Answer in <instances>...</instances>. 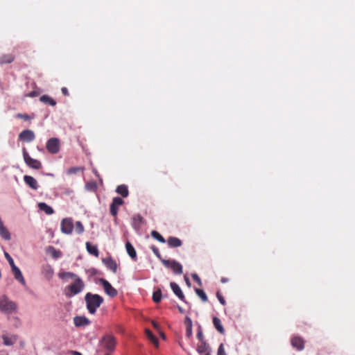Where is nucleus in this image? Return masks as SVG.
Here are the masks:
<instances>
[{
    "instance_id": "4d7b16f0",
    "label": "nucleus",
    "mask_w": 355,
    "mask_h": 355,
    "mask_svg": "<svg viewBox=\"0 0 355 355\" xmlns=\"http://www.w3.org/2000/svg\"><path fill=\"white\" fill-rule=\"evenodd\" d=\"M30 96H35V94H34V93H31Z\"/></svg>"
},
{
    "instance_id": "58836bf2",
    "label": "nucleus",
    "mask_w": 355,
    "mask_h": 355,
    "mask_svg": "<svg viewBox=\"0 0 355 355\" xmlns=\"http://www.w3.org/2000/svg\"><path fill=\"white\" fill-rule=\"evenodd\" d=\"M197 338L200 340V342L205 341L204 340V336L202 333V329L200 326L198 328V332H197Z\"/></svg>"
},
{
    "instance_id": "dca6fc26",
    "label": "nucleus",
    "mask_w": 355,
    "mask_h": 355,
    "mask_svg": "<svg viewBox=\"0 0 355 355\" xmlns=\"http://www.w3.org/2000/svg\"><path fill=\"white\" fill-rule=\"evenodd\" d=\"M73 322L76 327H80L89 324L90 321L85 316H76L73 318Z\"/></svg>"
},
{
    "instance_id": "a19ab883",
    "label": "nucleus",
    "mask_w": 355,
    "mask_h": 355,
    "mask_svg": "<svg viewBox=\"0 0 355 355\" xmlns=\"http://www.w3.org/2000/svg\"><path fill=\"white\" fill-rule=\"evenodd\" d=\"M150 249L152 250V251L153 252V253L155 254V256L157 257H158L159 259H161V254H160L159 250L157 247H155V245H152L150 247Z\"/></svg>"
},
{
    "instance_id": "a18cd8bd",
    "label": "nucleus",
    "mask_w": 355,
    "mask_h": 355,
    "mask_svg": "<svg viewBox=\"0 0 355 355\" xmlns=\"http://www.w3.org/2000/svg\"><path fill=\"white\" fill-rule=\"evenodd\" d=\"M184 324H185V325H186V327H192V326H193V324H192V320H191V319L189 317H188V316H187V317L185 318V320H184Z\"/></svg>"
},
{
    "instance_id": "f704fd0d",
    "label": "nucleus",
    "mask_w": 355,
    "mask_h": 355,
    "mask_svg": "<svg viewBox=\"0 0 355 355\" xmlns=\"http://www.w3.org/2000/svg\"><path fill=\"white\" fill-rule=\"evenodd\" d=\"M59 277L62 279L69 277V278H76L78 277L76 274L70 272H65L62 273H59Z\"/></svg>"
},
{
    "instance_id": "b1692460",
    "label": "nucleus",
    "mask_w": 355,
    "mask_h": 355,
    "mask_svg": "<svg viewBox=\"0 0 355 355\" xmlns=\"http://www.w3.org/2000/svg\"><path fill=\"white\" fill-rule=\"evenodd\" d=\"M116 192L123 198H126L129 195L128 188L125 184H121L116 187Z\"/></svg>"
},
{
    "instance_id": "cd10ccee",
    "label": "nucleus",
    "mask_w": 355,
    "mask_h": 355,
    "mask_svg": "<svg viewBox=\"0 0 355 355\" xmlns=\"http://www.w3.org/2000/svg\"><path fill=\"white\" fill-rule=\"evenodd\" d=\"M46 252L48 253H49L51 257L54 259H58L61 257L62 255V253L60 250H56L54 247L53 246H49L47 250H46Z\"/></svg>"
},
{
    "instance_id": "39448f33",
    "label": "nucleus",
    "mask_w": 355,
    "mask_h": 355,
    "mask_svg": "<svg viewBox=\"0 0 355 355\" xmlns=\"http://www.w3.org/2000/svg\"><path fill=\"white\" fill-rule=\"evenodd\" d=\"M23 157L25 163L28 167L37 170L40 169L42 168V165L40 161L32 158L29 155L25 148H23Z\"/></svg>"
},
{
    "instance_id": "8fccbe9b",
    "label": "nucleus",
    "mask_w": 355,
    "mask_h": 355,
    "mask_svg": "<svg viewBox=\"0 0 355 355\" xmlns=\"http://www.w3.org/2000/svg\"><path fill=\"white\" fill-rule=\"evenodd\" d=\"M184 279H185V282H186L187 284L189 286H191V283H190V282H189V278H188L187 276H184Z\"/></svg>"
},
{
    "instance_id": "0eeeda50",
    "label": "nucleus",
    "mask_w": 355,
    "mask_h": 355,
    "mask_svg": "<svg viewBox=\"0 0 355 355\" xmlns=\"http://www.w3.org/2000/svg\"><path fill=\"white\" fill-rule=\"evenodd\" d=\"M46 149L49 153L51 154H56L60 150V141L58 138L49 139L46 145Z\"/></svg>"
},
{
    "instance_id": "4be33fe9",
    "label": "nucleus",
    "mask_w": 355,
    "mask_h": 355,
    "mask_svg": "<svg viewBox=\"0 0 355 355\" xmlns=\"http://www.w3.org/2000/svg\"><path fill=\"white\" fill-rule=\"evenodd\" d=\"M291 345L298 350H301L304 348V341L300 337L293 338L291 340Z\"/></svg>"
},
{
    "instance_id": "f3484780",
    "label": "nucleus",
    "mask_w": 355,
    "mask_h": 355,
    "mask_svg": "<svg viewBox=\"0 0 355 355\" xmlns=\"http://www.w3.org/2000/svg\"><path fill=\"white\" fill-rule=\"evenodd\" d=\"M11 268L15 278L17 281H19L22 285L25 286L26 282L19 268L16 266H13Z\"/></svg>"
},
{
    "instance_id": "7c9ffc66",
    "label": "nucleus",
    "mask_w": 355,
    "mask_h": 355,
    "mask_svg": "<svg viewBox=\"0 0 355 355\" xmlns=\"http://www.w3.org/2000/svg\"><path fill=\"white\" fill-rule=\"evenodd\" d=\"M195 292L197 294V295L202 300V302H207V296L203 290L200 288H196Z\"/></svg>"
},
{
    "instance_id": "a211bd4d",
    "label": "nucleus",
    "mask_w": 355,
    "mask_h": 355,
    "mask_svg": "<svg viewBox=\"0 0 355 355\" xmlns=\"http://www.w3.org/2000/svg\"><path fill=\"white\" fill-rule=\"evenodd\" d=\"M143 222V217L139 214H137L133 216L132 217V225L134 229H135L136 230H139L141 228Z\"/></svg>"
},
{
    "instance_id": "5fc2aeb1",
    "label": "nucleus",
    "mask_w": 355,
    "mask_h": 355,
    "mask_svg": "<svg viewBox=\"0 0 355 355\" xmlns=\"http://www.w3.org/2000/svg\"><path fill=\"white\" fill-rule=\"evenodd\" d=\"M160 335H161V337H162L164 339L165 338V336H164V333L160 332Z\"/></svg>"
},
{
    "instance_id": "603ef678",
    "label": "nucleus",
    "mask_w": 355,
    "mask_h": 355,
    "mask_svg": "<svg viewBox=\"0 0 355 355\" xmlns=\"http://www.w3.org/2000/svg\"><path fill=\"white\" fill-rule=\"evenodd\" d=\"M178 311H179L181 313H184V310H183V309H182L181 306H178Z\"/></svg>"
},
{
    "instance_id": "473e14b6",
    "label": "nucleus",
    "mask_w": 355,
    "mask_h": 355,
    "mask_svg": "<svg viewBox=\"0 0 355 355\" xmlns=\"http://www.w3.org/2000/svg\"><path fill=\"white\" fill-rule=\"evenodd\" d=\"M162 297V295L160 289L155 291L153 294V300L156 303H158L161 301Z\"/></svg>"
},
{
    "instance_id": "9b49d317",
    "label": "nucleus",
    "mask_w": 355,
    "mask_h": 355,
    "mask_svg": "<svg viewBox=\"0 0 355 355\" xmlns=\"http://www.w3.org/2000/svg\"><path fill=\"white\" fill-rule=\"evenodd\" d=\"M102 262L106 266L107 269L111 270L113 273L117 272L118 265L116 262L111 257H105L102 259Z\"/></svg>"
},
{
    "instance_id": "e433bc0d",
    "label": "nucleus",
    "mask_w": 355,
    "mask_h": 355,
    "mask_svg": "<svg viewBox=\"0 0 355 355\" xmlns=\"http://www.w3.org/2000/svg\"><path fill=\"white\" fill-rule=\"evenodd\" d=\"M3 340V344L7 346L12 345L15 343V340L11 338H9L7 336H3L2 337Z\"/></svg>"
},
{
    "instance_id": "7ed1b4c3",
    "label": "nucleus",
    "mask_w": 355,
    "mask_h": 355,
    "mask_svg": "<svg viewBox=\"0 0 355 355\" xmlns=\"http://www.w3.org/2000/svg\"><path fill=\"white\" fill-rule=\"evenodd\" d=\"M85 284L83 280L78 277L75 279V281L65 288V294L68 297H73L84 289Z\"/></svg>"
},
{
    "instance_id": "412c9836",
    "label": "nucleus",
    "mask_w": 355,
    "mask_h": 355,
    "mask_svg": "<svg viewBox=\"0 0 355 355\" xmlns=\"http://www.w3.org/2000/svg\"><path fill=\"white\" fill-rule=\"evenodd\" d=\"M167 243L170 248L180 247L182 244V241L180 239L173 236H170L167 239Z\"/></svg>"
},
{
    "instance_id": "864d4df0",
    "label": "nucleus",
    "mask_w": 355,
    "mask_h": 355,
    "mask_svg": "<svg viewBox=\"0 0 355 355\" xmlns=\"http://www.w3.org/2000/svg\"><path fill=\"white\" fill-rule=\"evenodd\" d=\"M227 280L225 278H222V279H221V282H222L223 283H225V282H227Z\"/></svg>"
},
{
    "instance_id": "09e8293b",
    "label": "nucleus",
    "mask_w": 355,
    "mask_h": 355,
    "mask_svg": "<svg viewBox=\"0 0 355 355\" xmlns=\"http://www.w3.org/2000/svg\"><path fill=\"white\" fill-rule=\"evenodd\" d=\"M152 324H153V327H154L155 329H157V330H159V324H158L156 322H155V321H152Z\"/></svg>"
},
{
    "instance_id": "9d476101",
    "label": "nucleus",
    "mask_w": 355,
    "mask_h": 355,
    "mask_svg": "<svg viewBox=\"0 0 355 355\" xmlns=\"http://www.w3.org/2000/svg\"><path fill=\"white\" fill-rule=\"evenodd\" d=\"M123 204V200L119 197H114L110 205V213L112 216H116L119 207Z\"/></svg>"
},
{
    "instance_id": "f257e3e1",
    "label": "nucleus",
    "mask_w": 355,
    "mask_h": 355,
    "mask_svg": "<svg viewBox=\"0 0 355 355\" xmlns=\"http://www.w3.org/2000/svg\"><path fill=\"white\" fill-rule=\"evenodd\" d=\"M87 309L89 313L94 314L98 308L103 304V298L98 295L87 293L85 296Z\"/></svg>"
},
{
    "instance_id": "6e6d98bb",
    "label": "nucleus",
    "mask_w": 355,
    "mask_h": 355,
    "mask_svg": "<svg viewBox=\"0 0 355 355\" xmlns=\"http://www.w3.org/2000/svg\"><path fill=\"white\" fill-rule=\"evenodd\" d=\"M204 355H211V354H210V351H209V352H208L205 353V354H204Z\"/></svg>"
},
{
    "instance_id": "37998d69",
    "label": "nucleus",
    "mask_w": 355,
    "mask_h": 355,
    "mask_svg": "<svg viewBox=\"0 0 355 355\" xmlns=\"http://www.w3.org/2000/svg\"><path fill=\"white\" fill-rule=\"evenodd\" d=\"M217 355H227L223 343H221L218 347Z\"/></svg>"
},
{
    "instance_id": "c756f323",
    "label": "nucleus",
    "mask_w": 355,
    "mask_h": 355,
    "mask_svg": "<svg viewBox=\"0 0 355 355\" xmlns=\"http://www.w3.org/2000/svg\"><path fill=\"white\" fill-rule=\"evenodd\" d=\"M148 338L154 344L156 347L159 346V341L157 338L153 335V334L148 329L145 331Z\"/></svg>"
},
{
    "instance_id": "423d86ee",
    "label": "nucleus",
    "mask_w": 355,
    "mask_h": 355,
    "mask_svg": "<svg viewBox=\"0 0 355 355\" xmlns=\"http://www.w3.org/2000/svg\"><path fill=\"white\" fill-rule=\"evenodd\" d=\"M162 262L166 268H171L176 275L182 273V266L175 260L162 259Z\"/></svg>"
},
{
    "instance_id": "aec40b11",
    "label": "nucleus",
    "mask_w": 355,
    "mask_h": 355,
    "mask_svg": "<svg viewBox=\"0 0 355 355\" xmlns=\"http://www.w3.org/2000/svg\"><path fill=\"white\" fill-rule=\"evenodd\" d=\"M15 55L12 53L3 54L0 56V64H10L15 60Z\"/></svg>"
},
{
    "instance_id": "393cba45",
    "label": "nucleus",
    "mask_w": 355,
    "mask_h": 355,
    "mask_svg": "<svg viewBox=\"0 0 355 355\" xmlns=\"http://www.w3.org/2000/svg\"><path fill=\"white\" fill-rule=\"evenodd\" d=\"M125 248L128 255L134 260H137V252L130 242L125 243Z\"/></svg>"
},
{
    "instance_id": "bb28decb",
    "label": "nucleus",
    "mask_w": 355,
    "mask_h": 355,
    "mask_svg": "<svg viewBox=\"0 0 355 355\" xmlns=\"http://www.w3.org/2000/svg\"><path fill=\"white\" fill-rule=\"evenodd\" d=\"M38 207L41 211H44L48 215H51L54 212L53 208L45 202H40Z\"/></svg>"
},
{
    "instance_id": "2f4dec72",
    "label": "nucleus",
    "mask_w": 355,
    "mask_h": 355,
    "mask_svg": "<svg viewBox=\"0 0 355 355\" xmlns=\"http://www.w3.org/2000/svg\"><path fill=\"white\" fill-rule=\"evenodd\" d=\"M151 236L160 243H164L166 242V240L157 231L153 230L150 233Z\"/></svg>"
},
{
    "instance_id": "13d9d810",
    "label": "nucleus",
    "mask_w": 355,
    "mask_h": 355,
    "mask_svg": "<svg viewBox=\"0 0 355 355\" xmlns=\"http://www.w3.org/2000/svg\"><path fill=\"white\" fill-rule=\"evenodd\" d=\"M105 355H110V354H105Z\"/></svg>"
},
{
    "instance_id": "2eb2a0df",
    "label": "nucleus",
    "mask_w": 355,
    "mask_h": 355,
    "mask_svg": "<svg viewBox=\"0 0 355 355\" xmlns=\"http://www.w3.org/2000/svg\"><path fill=\"white\" fill-rule=\"evenodd\" d=\"M24 182L32 189L37 190L39 188L37 181L31 175L24 176Z\"/></svg>"
},
{
    "instance_id": "c85d7f7f",
    "label": "nucleus",
    "mask_w": 355,
    "mask_h": 355,
    "mask_svg": "<svg viewBox=\"0 0 355 355\" xmlns=\"http://www.w3.org/2000/svg\"><path fill=\"white\" fill-rule=\"evenodd\" d=\"M209 351V347L205 341H202L198 345V352L200 354H205Z\"/></svg>"
},
{
    "instance_id": "ea45409f",
    "label": "nucleus",
    "mask_w": 355,
    "mask_h": 355,
    "mask_svg": "<svg viewBox=\"0 0 355 355\" xmlns=\"http://www.w3.org/2000/svg\"><path fill=\"white\" fill-rule=\"evenodd\" d=\"M16 116L19 119H22L24 120H31V119H33V116H31L26 114H20V113L17 114L16 115Z\"/></svg>"
},
{
    "instance_id": "de8ad7c7",
    "label": "nucleus",
    "mask_w": 355,
    "mask_h": 355,
    "mask_svg": "<svg viewBox=\"0 0 355 355\" xmlns=\"http://www.w3.org/2000/svg\"><path fill=\"white\" fill-rule=\"evenodd\" d=\"M61 91H62V93L63 94V95H64V96H69V92H68L67 88H66V87H62V88L61 89Z\"/></svg>"
},
{
    "instance_id": "4468645a",
    "label": "nucleus",
    "mask_w": 355,
    "mask_h": 355,
    "mask_svg": "<svg viewBox=\"0 0 355 355\" xmlns=\"http://www.w3.org/2000/svg\"><path fill=\"white\" fill-rule=\"evenodd\" d=\"M42 274L46 279L50 280L53 277L54 270L51 266L46 264L42 268Z\"/></svg>"
},
{
    "instance_id": "72a5a7b5",
    "label": "nucleus",
    "mask_w": 355,
    "mask_h": 355,
    "mask_svg": "<svg viewBox=\"0 0 355 355\" xmlns=\"http://www.w3.org/2000/svg\"><path fill=\"white\" fill-rule=\"evenodd\" d=\"M75 230L78 234H81L82 233H83L85 229L83 225L80 221H77L76 223Z\"/></svg>"
},
{
    "instance_id": "a878e982",
    "label": "nucleus",
    "mask_w": 355,
    "mask_h": 355,
    "mask_svg": "<svg viewBox=\"0 0 355 355\" xmlns=\"http://www.w3.org/2000/svg\"><path fill=\"white\" fill-rule=\"evenodd\" d=\"M40 101L45 104H47V105H49L51 106H55L56 105V101L53 98H52L51 96H49V95H46V94L40 96Z\"/></svg>"
},
{
    "instance_id": "f03ea898",
    "label": "nucleus",
    "mask_w": 355,
    "mask_h": 355,
    "mask_svg": "<svg viewBox=\"0 0 355 355\" xmlns=\"http://www.w3.org/2000/svg\"><path fill=\"white\" fill-rule=\"evenodd\" d=\"M18 306L16 302L12 301L6 295L0 297V311L5 314L15 313Z\"/></svg>"
},
{
    "instance_id": "5701e85b",
    "label": "nucleus",
    "mask_w": 355,
    "mask_h": 355,
    "mask_svg": "<svg viewBox=\"0 0 355 355\" xmlns=\"http://www.w3.org/2000/svg\"><path fill=\"white\" fill-rule=\"evenodd\" d=\"M212 320H213V324H214V327L217 329V331L220 334H224L225 331L222 324L220 320L217 317H214Z\"/></svg>"
},
{
    "instance_id": "c03bdc74",
    "label": "nucleus",
    "mask_w": 355,
    "mask_h": 355,
    "mask_svg": "<svg viewBox=\"0 0 355 355\" xmlns=\"http://www.w3.org/2000/svg\"><path fill=\"white\" fill-rule=\"evenodd\" d=\"M216 297L222 305H225V304H226L225 300L224 297L222 296V295L220 293V292L216 293Z\"/></svg>"
},
{
    "instance_id": "4c0bfd02",
    "label": "nucleus",
    "mask_w": 355,
    "mask_h": 355,
    "mask_svg": "<svg viewBox=\"0 0 355 355\" xmlns=\"http://www.w3.org/2000/svg\"><path fill=\"white\" fill-rule=\"evenodd\" d=\"M4 256L6 260L8 261L11 268L15 266L13 259L7 252H4Z\"/></svg>"
},
{
    "instance_id": "49530a36",
    "label": "nucleus",
    "mask_w": 355,
    "mask_h": 355,
    "mask_svg": "<svg viewBox=\"0 0 355 355\" xmlns=\"http://www.w3.org/2000/svg\"><path fill=\"white\" fill-rule=\"evenodd\" d=\"M186 336L188 338H190L192 336V327H189L186 328Z\"/></svg>"
},
{
    "instance_id": "ddd939ff",
    "label": "nucleus",
    "mask_w": 355,
    "mask_h": 355,
    "mask_svg": "<svg viewBox=\"0 0 355 355\" xmlns=\"http://www.w3.org/2000/svg\"><path fill=\"white\" fill-rule=\"evenodd\" d=\"M170 286H171V288L172 291L175 293V295L180 300H181L182 301L186 302L185 297H184V294H183V293L182 291V289L179 286V285L178 284H176L175 282H171L170 284Z\"/></svg>"
},
{
    "instance_id": "1a4fd4ad",
    "label": "nucleus",
    "mask_w": 355,
    "mask_h": 355,
    "mask_svg": "<svg viewBox=\"0 0 355 355\" xmlns=\"http://www.w3.org/2000/svg\"><path fill=\"white\" fill-rule=\"evenodd\" d=\"M73 220L71 218H64L61 222V231L64 234H70L73 230Z\"/></svg>"
},
{
    "instance_id": "20e7f679",
    "label": "nucleus",
    "mask_w": 355,
    "mask_h": 355,
    "mask_svg": "<svg viewBox=\"0 0 355 355\" xmlns=\"http://www.w3.org/2000/svg\"><path fill=\"white\" fill-rule=\"evenodd\" d=\"M101 345L106 350L113 352L116 347V340L113 335L106 334L100 340Z\"/></svg>"
},
{
    "instance_id": "f8f14e48",
    "label": "nucleus",
    "mask_w": 355,
    "mask_h": 355,
    "mask_svg": "<svg viewBox=\"0 0 355 355\" xmlns=\"http://www.w3.org/2000/svg\"><path fill=\"white\" fill-rule=\"evenodd\" d=\"M19 138L21 141L31 142L35 139V136L33 131L31 130H25L20 132Z\"/></svg>"
},
{
    "instance_id": "3c124183",
    "label": "nucleus",
    "mask_w": 355,
    "mask_h": 355,
    "mask_svg": "<svg viewBox=\"0 0 355 355\" xmlns=\"http://www.w3.org/2000/svg\"><path fill=\"white\" fill-rule=\"evenodd\" d=\"M71 353L73 355H82L81 353L76 351H72Z\"/></svg>"
},
{
    "instance_id": "79ce46f5",
    "label": "nucleus",
    "mask_w": 355,
    "mask_h": 355,
    "mask_svg": "<svg viewBox=\"0 0 355 355\" xmlns=\"http://www.w3.org/2000/svg\"><path fill=\"white\" fill-rule=\"evenodd\" d=\"M193 279L199 285L202 286V281L199 276L196 273H193L191 275Z\"/></svg>"
},
{
    "instance_id": "6ab92c4d",
    "label": "nucleus",
    "mask_w": 355,
    "mask_h": 355,
    "mask_svg": "<svg viewBox=\"0 0 355 355\" xmlns=\"http://www.w3.org/2000/svg\"><path fill=\"white\" fill-rule=\"evenodd\" d=\"M86 249L89 254L94 255L96 257L99 256V251L97 245H92L90 242L86 243Z\"/></svg>"
},
{
    "instance_id": "c9c22d12",
    "label": "nucleus",
    "mask_w": 355,
    "mask_h": 355,
    "mask_svg": "<svg viewBox=\"0 0 355 355\" xmlns=\"http://www.w3.org/2000/svg\"><path fill=\"white\" fill-rule=\"evenodd\" d=\"M83 171V168H82V167H78V166L71 167L67 170V173L68 175H72V174H75V173H78L80 171Z\"/></svg>"
},
{
    "instance_id": "6e6552de",
    "label": "nucleus",
    "mask_w": 355,
    "mask_h": 355,
    "mask_svg": "<svg viewBox=\"0 0 355 355\" xmlns=\"http://www.w3.org/2000/svg\"><path fill=\"white\" fill-rule=\"evenodd\" d=\"M100 283L104 288V291L107 295L110 297H115L117 295V291L112 287L108 281L105 279H100Z\"/></svg>"
}]
</instances>
